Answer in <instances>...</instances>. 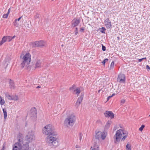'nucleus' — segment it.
<instances>
[{
    "instance_id": "23",
    "label": "nucleus",
    "mask_w": 150,
    "mask_h": 150,
    "mask_svg": "<svg viewBox=\"0 0 150 150\" xmlns=\"http://www.w3.org/2000/svg\"><path fill=\"white\" fill-rule=\"evenodd\" d=\"M5 103L4 99L1 96H0V104L1 105H3Z\"/></svg>"
},
{
    "instance_id": "24",
    "label": "nucleus",
    "mask_w": 150,
    "mask_h": 150,
    "mask_svg": "<svg viewBox=\"0 0 150 150\" xmlns=\"http://www.w3.org/2000/svg\"><path fill=\"white\" fill-rule=\"evenodd\" d=\"M111 124V122L108 121L105 125V128L106 129H108L109 127H110Z\"/></svg>"
},
{
    "instance_id": "44",
    "label": "nucleus",
    "mask_w": 150,
    "mask_h": 150,
    "mask_svg": "<svg viewBox=\"0 0 150 150\" xmlns=\"http://www.w3.org/2000/svg\"><path fill=\"white\" fill-rule=\"evenodd\" d=\"M74 86H73L72 87L70 88V89L71 90H73L74 88Z\"/></svg>"
},
{
    "instance_id": "28",
    "label": "nucleus",
    "mask_w": 150,
    "mask_h": 150,
    "mask_svg": "<svg viewBox=\"0 0 150 150\" xmlns=\"http://www.w3.org/2000/svg\"><path fill=\"white\" fill-rule=\"evenodd\" d=\"M13 23V25L14 26H16V27H18L19 26V24L18 23V21H16V20H15L14 21Z\"/></svg>"
},
{
    "instance_id": "42",
    "label": "nucleus",
    "mask_w": 150,
    "mask_h": 150,
    "mask_svg": "<svg viewBox=\"0 0 150 150\" xmlns=\"http://www.w3.org/2000/svg\"><path fill=\"white\" fill-rule=\"evenodd\" d=\"M78 33V29L77 28H76V32L75 33V34L76 35Z\"/></svg>"
},
{
    "instance_id": "39",
    "label": "nucleus",
    "mask_w": 150,
    "mask_h": 150,
    "mask_svg": "<svg viewBox=\"0 0 150 150\" xmlns=\"http://www.w3.org/2000/svg\"><path fill=\"white\" fill-rule=\"evenodd\" d=\"M125 102V100L124 99H122L121 100V103L122 104H124Z\"/></svg>"
},
{
    "instance_id": "15",
    "label": "nucleus",
    "mask_w": 150,
    "mask_h": 150,
    "mask_svg": "<svg viewBox=\"0 0 150 150\" xmlns=\"http://www.w3.org/2000/svg\"><path fill=\"white\" fill-rule=\"evenodd\" d=\"M83 98V96H81L80 97L78 98L76 103V105L77 106H79L80 105L82 101Z\"/></svg>"
},
{
    "instance_id": "20",
    "label": "nucleus",
    "mask_w": 150,
    "mask_h": 150,
    "mask_svg": "<svg viewBox=\"0 0 150 150\" xmlns=\"http://www.w3.org/2000/svg\"><path fill=\"white\" fill-rule=\"evenodd\" d=\"M31 113L33 115L32 116H36L37 113L35 108H34L31 109Z\"/></svg>"
},
{
    "instance_id": "41",
    "label": "nucleus",
    "mask_w": 150,
    "mask_h": 150,
    "mask_svg": "<svg viewBox=\"0 0 150 150\" xmlns=\"http://www.w3.org/2000/svg\"><path fill=\"white\" fill-rule=\"evenodd\" d=\"M22 16H21L19 18H18L16 19L15 20L16 21H19L21 20V19L22 18Z\"/></svg>"
},
{
    "instance_id": "17",
    "label": "nucleus",
    "mask_w": 150,
    "mask_h": 150,
    "mask_svg": "<svg viewBox=\"0 0 150 150\" xmlns=\"http://www.w3.org/2000/svg\"><path fill=\"white\" fill-rule=\"evenodd\" d=\"M91 150H99V146L96 143H95L91 148Z\"/></svg>"
},
{
    "instance_id": "35",
    "label": "nucleus",
    "mask_w": 150,
    "mask_h": 150,
    "mask_svg": "<svg viewBox=\"0 0 150 150\" xmlns=\"http://www.w3.org/2000/svg\"><path fill=\"white\" fill-rule=\"evenodd\" d=\"M108 61V59H105L102 62V63L103 65H104L105 64V63Z\"/></svg>"
},
{
    "instance_id": "7",
    "label": "nucleus",
    "mask_w": 150,
    "mask_h": 150,
    "mask_svg": "<svg viewBox=\"0 0 150 150\" xmlns=\"http://www.w3.org/2000/svg\"><path fill=\"white\" fill-rule=\"evenodd\" d=\"M96 138L98 140L101 139H104L106 137V134L104 132H102L100 131L96 132Z\"/></svg>"
},
{
    "instance_id": "2",
    "label": "nucleus",
    "mask_w": 150,
    "mask_h": 150,
    "mask_svg": "<svg viewBox=\"0 0 150 150\" xmlns=\"http://www.w3.org/2000/svg\"><path fill=\"white\" fill-rule=\"evenodd\" d=\"M127 133L124 130L120 129L117 130L115 136V142L116 143L117 142H119L122 137L123 138L122 140H124L127 137Z\"/></svg>"
},
{
    "instance_id": "40",
    "label": "nucleus",
    "mask_w": 150,
    "mask_h": 150,
    "mask_svg": "<svg viewBox=\"0 0 150 150\" xmlns=\"http://www.w3.org/2000/svg\"><path fill=\"white\" fill-rule=\"evenodd\" d=\"M3 17L4 18H7L8 17L7 15L4 14L3 15Z\"/></svg>"
},
{
    "instance_id": "54",
    "label": "nucleus",
    "mask_w": 150,
    "mask_h": 150,
    "mask_svg": "<svg viewBox=\"0 0 150 150\" xmlns=\"http://www.w3.org/2000/svg\"><path fill=\"white\" fill-rule=\"evenodd\" d=\"M114 129V130H116V129Z\"/></svg>"
},
{
    "instance_id": "26",
    "label": "nucleus",
    "mask_w": 150,
    "mask_h": 150,
    "mask_svg": "<svg viewBox=\"0 0 150 150\" xmlns=\"http://www.w3.org/2000/svg\"><path fill=\"white\" fill-rule=\"evenodd\" d=\"M3 111L4 114V119H5L7 117V113L6 109H3Z\"/></svg>"
},
{
    "instance_id": "11",
    "label": "nucleus",
    "mask_w": 150,
    "mask_h": 150,
    "mask_svg": "<svg viewBox=\"0 0 150 150\" xmlns=\"http://www.w3.org/2000/svg\"><path fill=\"white\" fill-rule=\"evenodd\" d=\"M22 148L21 144L19 142H17L14 145L13 150H21Z\"/></svg>"
},
{
    "instance_id": "1",
    "label": "nucleus",
    "mask_w": 150,
    "mask_h": 150,
    "mask_svg": "<svg viewBox=\"0 0 150 150\" xmlns=\"http://www.w3.org/2000/svg\"><path fill=\"white\" fill-rule=\"evenodd\" d=\"M23 62L21 64L22 68H25L28 70H30V67L29 65L31 61V55L30 54L28 53L25 54L23 58Z\"/></svg>"
},
{
    "instance_id": "13",
    "label": "nucleus",
    "mask_w": 150,
    "mask_h": 150,
    "mask_svg": "<svg viewBox=\"0 0 150 150\" xmlns=\"http://www.w3.org/2000/svg\"><path fill=\"white\" fill-rule=\"evenodd\" d=\"M22 150H30L29 144L28 142H26L23 144L22 146Z\"/></svg>"
},
{
    "instance_id": "8",
    "label": "nucleus",
    "mask_w": 150,
    "mask_h": 150,
    "mask_svg": "<svg viewBox=\"0 0 150 150\" xmlns=\"http://www.w3.org/2000/svg\"><path fill=\"white\" fill-rule=\"evenodd\" d=\"M45 42L40 40L39 41H36L33 44V46L34 47H42L45 46Z\"/></svg>"
},
{
    "instance_id": "29",
    "label": "nucleus",
    "mask_w": 150,
    "mask_h": 150,
    "mask_svg": "<svg viewBox=\"0 0 150 150\" xmlns=\"http://www.w3.org/2000/svg\"><path fill=\"white\" fill-rule=\"evenodd\" d=\"M6 38L7 41L9 42L12 39V38L11 37L9 36H6Z\"/></svg>"
},
{
    "instance_id": "12",
    "label": "nucleus",
    "mask_w": 150,
    "mask_h": 150,
    "mask_svg": "<svg viewBox=\"0 0 150 150\" xmlns=\"http://www.w3.org/2000/svg\"><path fill=\"white\" fill-rule=\"evenodd\" d=\"M105 116L106 117H110L111 118L114 117V114L112 112L110 111H106L105 113Z\"/></svg>"
},
{
    "instance_id": "6",
    "label": "nucleus",
    "mask_w": 150,
    "mask_h": 150,
    "mask_svg": "<svg viewBox=\"0 0 150 150\" xmlns=\"http://www.w3.org/2000/svg\"><path fill=\"white\" fill-rule=\"evenodd\" d=\"M35 139V136L34 135V131L32 130H29L26 136V140L28 142H30L34 140Z\"/></svg>"
},
{
    "instance_id": "45",
    "label": "nucleus",
    "mask_w": 150,
    "mask_h": 150,
    "mask_svg": "<svg viewBox=\"0 0 150 150\" xmlns=\"http://www.w3.org/2000/svg\"><path fill=\"white\" fill-rule=\"evenodd\" d=\"M83 30H84V29L83 28H81L80 29V31L81 32H83Z\"/></svg>"
},
{
    "instance_id": "36",
    "label": "nucleus",
    "mask_w": 150,
    "mask_h": 150,
    "mask_svg": "<svg viewBox=\"0 0 150 150\" xmlns=\"http://www.w3.org/2000/svg\"><path fill=\"white\" fill-rule=\"evenodd\" d=\"M102 50L103 51H105L106 50V47L103 44L102 45Z\"/></svg>"
},
{
    "instance_id": "37",
    "label": "nucleus",
    "mask_w": 150,
    "mask_h": 150,
    "mask_svg": "<svg viewBox=\"0 0 150 150\" xmlns=\"http://www.w3.org/2000/svg\"><path fill=\"white\" fill-rule=\"evenodd\" d=\"M115 95V94L113 93L112 94V96H108L107 98V100H108L111 98L113 96Z\"/></svg>"
},
{
    "instance_id": "19",
    "label": "nucleus",
    "mask_w": 150,
    "mask_h": 150,
    "mask_svg": "<svg viewBox=\"0 0 150 150\" xmlns=\"http://www.w3.org/2000/svg\"><path fill=\"white\" fill-rule=\"evenodd\" d=\"M4 94L5 97L6 98L8 99L9 100H12V96H11L7 92H4Z\"/></svg>"
},
{
    "instance_id": "31",
    "label": "nucleus",
    "mask_w": 150,
    "mask_h": 150,
    "mask_svg": "<svg viewBox=\"0 0 150 150\" xmlns=\"http://www.w3.org/2000/svg\"><path fill=\"white\" fill-rule=\"evenodd\" d=\"M25 26L27 28H30L31 25L29 23H27L25 24Z\"/></svg>"
},
{
    "instance_id": "27",
    "label": "nucleus",
    "mask_w": 150,
    "mask_h": 150,
    "mask_svg": "<svg viewBox=\"0 0 150 150\" xmlns=\"http://www.w3.org/2000/svg\"><path fill=\"white\" fill-rule=\"evenodd\" d=\"M18 100V98L17 95L12 96V100Z\"/></svg>"
},
{
    "instance_id": "34",
    "label": "nucleus",
    "mask_w": 150,
    "mask_h": 150,
    "mask_svg": "<svg viewBox=\"0 0 150 150\" xmlns=\"http://www.w3.org/2000/svg\"><path fill=\"white\" fill-rule=\"evenodd\" d=\"M145 127V125H142L140 127V128L139 129V130L140 131H142L143 128Z\"/></svg>"
},
{
    "instance_id": "14",
    "label": "nucleus",
    "mask_w": 150,
    "mask_h": 150,
    "mask_svg": "<svg viewBox=\"0 0 150 150\" xmlns=\"http://www.w3.org/2000/svg\"><path fill=\"white\" fill-rule=\"evenodd\" d=\"M80 22V21L79 19H76L73 21L72 26L73 27H75L78 25Z\"/></svg>"
},
{
    "instance_id": "9",
    "label": "nucleus",
    "mask_w": 150,
    "mask_h": 150,
    "mask_svg": "<svg viewBox=\"0 0 150 150\" xmlns=\"http://www.w3.org/2000/svg\"><path fill=\"white\" fill-rule=\"evenodd\" d=\"M125 76L122 74H120L117 79L118 82L120 83H124L125 81Z\"/></svg>"
},
{
    "instance_id": "3",
    "label": "nucleus",
    "mask_w": 150,
    "mask_h": 150,
    "mask_svg": "<svg viewBox=\"0 0 150 150\" xmlns=\"http://www.w3.org/2000/svg\"><path fill=\"white\" fill-rule=\"evenodd\" d=\"M46 142L50 146H57L58 142L56 136L54 134L48 136L46 138Z\"/></svg>"
},
{
    "instance_id": "5",
    "label": "nucleus",
    "mask_w": 150,
    "mask_h": 150,
    "mask_svg": "<svg viewBox=\"0 0 150 150\" xmlns=\"http://www.w3.org/2000/svg\"><path fill=\"white\" fill-rule=\"evenodd\" d=\"M42 132L43 134L46 135H53L54 131L52 125H49L45 126L42 129Z\"/></svg>"
},
{
    "instance_id": "33",
    "label": "nucleus",
    "mask_w": 150,
    "mask_h": 150,
    "mask_svg": "<svg viewBox=\"0 0 150 150\" xmlns=\"http://www.w3.org/2000/svg\"><path fill=\"white\" fill-rule=\"evenodd\" d=\"M114 62H112L111 64L110 68V69H112L114 67Z\"/></svg>"
},
{
    "instance_id": "10",
    "label": "nucleus",
    "mask_w": 150,
    "mask_h": 150,
    "mask_svg": "<svg viewBox=\"0 0 150 150\" xmlns=\"http://www.w3.org/2000/svg\"><path fill=\"white\" fill-rule=\"evenodd\" d=\"M104 24L107 28L111 29L112 28L111 21L109 18L106 19L104 21Z\"/></svg>"
},
{
    "instance_id": "46",
    "label": "nucleus",
    "mask_w": 150,
    "mask_h": 150,
    "mask_svg": "<svg viewBox=\"0 0 150 150\" xmlns=\"http://www.w3.org/2000/svg\"><path fill=\"white\" fill-rule=\"evenodd\" d=\"M81 139H82V136H81V134H80V137H79V139L80 140V141L81 140Z\"/></svg>"
},
{
    "instance_id": "53",
    "label": "nucleus",
    "mask_w": 150,
    "mask_h": 150,
    "mask_svg": "<svg viewBox=\"0 0 150 150\" xmlns=\"http://www.w3.org/2000/svg\"><path fill=\"white\" fill-rule=\"evenodd\" d=\"M76 148H78V146H76Z\"/></svg>"
},
{
    "instance_id": "18",
    "label": "nucleus",
    "mask_w": 150,
    "mask_h": 150,
    "mask_svg": "<svg viewBox=\"0 0 150 150\" xmlns=\"http://www.w3.org/2000/svg\"><path fill=\"white\" fill-rule=\"evenodd\" d=\"M42 62L41 60H37L35 64V68H39L42 65Z\"/></svg>"
},
{
    "instance_id": "16",
    "label": "nucleus",
    "mask_w": 150,
    "mask_h": 150,
    "mask_svg": "<svg viewBox=\"0 0 150 150\" xmlns=\"http://www.w3.org/2000/svg\"><path fill=\"white\" fill-rule=\"evenodd\" d=\"M9 86L11 89H13L15 88L14 83L13 81L11 79L9 80Z\"/></svg>"
},
{
    "instance_id": "4",
    "label": "nucleus",
    "mask_w": 150,
    "mask_h": 150,
    "mask_svg": "<svg viewBox=\"0 0 150 150\" xmlns=\"http://www.w3.org/2000/svg\"><path fill=\"white\" fill-rule=\"evenodd\" d=\"M76 121L75 116L71 115L68 116L64 121V125L68 127L72 126L74 125Z\"/></svg>"
},
{
    "instance_id": "51",
    "label": "nucleus",
    "mask_w": 150,
    "mask_h": 150,
    "mask_svg": "<svg viewBox=\"0 0 150 150\" xmlns=\"http://www.w3.org/2000/svg\"><path fill=\"white\" fill-rule=\"evenodd\" d=\"M19 142H20V139H19Z\"/></svg>"
},
{
    "instance_id": "38",
    "label": "nucleus",
    "mask_w": 150,
    "mask_h": 150,
    "mask_svg": "<svg viewBox=\"0 0 150 150\" xmlns=\"http://www.w3.org/2000/svg\"><path fill=\"white\" fill-rule=\"evenodd\" d=\"M146 59V57L142 58L141 59H138V61H139V62H141L142 61L143 59Z\"/></svg>"
},
{
    "instance_id": "30",
    "label": "nucleus",
    "mask_w": 150,
    "mask_h": 150,
    "mask_svg": "<svg viewBox=\"0 0 150 150\" xmlns=\"http://www.w3.org/2000/svg\"><path fill=\"white\" fill-rule=\"evenodd\" d=\"M131 146L129 144H127L126 146V150H131Z\"/></svg>"
},
{
    "instance_id": "52",
    "label": "nucleus",
    "mask_w": 150,
    "mask_h": 150,
    "mask_svg": "<svg viewBox=\"0 0 150 150\" xmlns=\"http://www.w3.org/2000/svg\"><path fill=\"white\" fill-rule=\"evenodd\" d=\"M76 148H78V146H76Z\"/></svg>"
},
{
    "instance_id": "48",
    "label": "nucleus",
    "mask_w": 150,
    "mask_h": 150,
    "mask_svg": "<svg viewBox=\"0 0 150 150\" xmlns=\"http://www.w3.org/2000/svg\"><path fill=\"white\" fill-rule=\"evenodd\" d=\"M16 37V36L15 35L13 37H12V39Z\"/></svg>"
},
{
    "instance_id": "43",
    "label": "nucleus",
    "mask_w": 150,
    "mask_h": 150,
    "mask_svg": "<svg viewBox=\"0 0 150 150\" xmlns=\"http://www.w3.org/2000/svg\"><path fill=\"white\" fill-rule=\"evenodd\" d=\"M10 8L8 10V11L7 12V13L6 14V15H7V16H8V15L10 13Z\"/></svg>"
},
{
    "instance_id": "47",
    "label": "nucleus",
    "mask_w": 150,
    "mask_h": 150,
    "mask_svg": "<svg viewBox=\"0 0 150 150\" xmlns=\"http://www.w3.org/2000/svg\"><path fill=\"white\" fill-rule=\"evenodd\" d=\"M146 68L147 69H150V68L149 67V66L148 65H146Z\"/></svg>"
},
{
    "instance_id": "32",
    "label": "nucleus",
    "mask_w": 150,
    "mask_h": 150,
    "mask_svg": "<svg viewBox=\"0 0 150 150\" xmlns=\"http://www.w3.org/2000/svg\"><path fill=\"white\" fill-rule=\"evenodd\" d=\"M106 30L105 28L104 27H102L101 28L100 32L103 33H105V31Z\"/></svg>"
},
{
    "instance_id": "21",
    "label": "nucleus",
    "mask_w": 150,
    "mask_h": 150,
    "mask_svg": "<svg viewBox=\"0 0 150 150\" xmlns=\"http://www.w3.org/2000/svg\"><path fill=\"white\" fill-rule=\"evenodd\" d=\"M74 91L75 92V94H76L77 96H79V94L81 92V91L79 88H77L74 90Z\"/></svg>"
},
{
    "instance_id": "22",
    "label": "nucleus",
    "mask_w": 150,
    "mask_h": 150,
    "mask_svg": "<svg viewBox=\"0 0 150 150\" xmlns=\"http://www.w3.org/2000/svg\"><path fill=\"white\" fill-rule=\"evenodd\" d=\"M7 41L6 36H4L2 40L0 42V46L1 45Z\"/></svg>"
},
{
    "instance_id": "49",
    "label": "nucleus",
    "mask_w": 150,
    "mask_h": 150,
    "mask_svg": "<svg viewBox=\"0 0 150 150\" xmlns=\"http://www.w3.org/2000/svg\"><path fill=\"white\" fill-rule=\"evenodd\" d=\"M40 87L39 86H38L37 87V88H40Z\"/></svg>"
},
{
    "instance_id": "55",
    "label": "nucleus",
    "mask_w": 150,
    "mask_h": 150,
    "mask_svg": "<svg viewBox=\"0 0 150 150\" xmlns=\"http://www.w3.org/2000/svg\"><path fill=\"white\" fill-rule=\"evenodd\" d=\"M149 116H150V115H149Z\"/></svg>"
},
{
    "instance_id": "50",
    "label": "nucleus",
    "mask_w": 150,
    "mask_h": 150,
    "mask_svg": "<svg viewBox=\"0 0 150 150\" xmlns=\"http://www.w3.org/2000/svg\"><path fill=\"white\" fill-rule=\"evenodd\" d=\"M117 38L118 40H119V39H120V38H119V37H117Z\"/></svg>"
},
{
    "instance_id": "25",
    "label": "nucleus",
    "mask_w": 150,
    "mask_h": 150,
    "mask_svg": "<svg viewBox=\"0 0 150 150\" xmlns=\"http://www.w3.org/2000/svg\"><path fill=\"white\" fill-rule=\"evenodd\" d=\"M46 78L45 77H40L39 78V81H41L42 82H45L46 80Z\"/></svg>"
}]
</instances>
